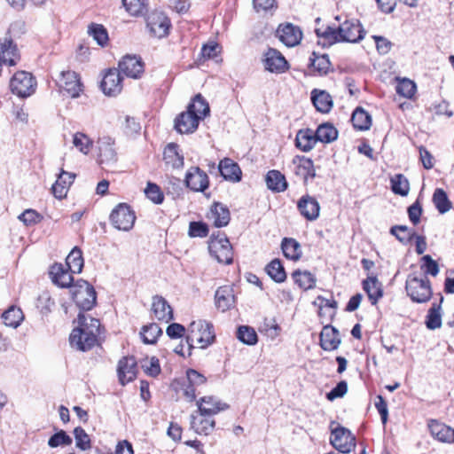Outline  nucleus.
<instances>
[{
  "label": "nucleus",
  "mask_w": 454,
  "mask_h": 454,
  "mask_svg": "<svg viewBox=\"0 0 454 454\" xmlns=\"http://www.w3.org/2000/svg\"><path fill=\"white\" fill-rule=\"evenodd\" d=\"M319 43L331 46L336 43H357L364 36V31L357 20H346L338 27L316 28Z\"/></svg>",
  "instance_id": "obj_1"
},
{
  "label": "nucleus",
  "mask_w": 454,
  "mask_h": 454,
  "mask_svg": "<svg viewBox=\"0 0 454 454\" xmlns=\"http://www.w3.org/2000/svg\"><path fill=\"white\" fill-rule=\"evenodd\" d=\"M77 321L78 326L72 331L69 337L70 344L78 350H89L98 343L100 333L99 320L80 313Z\"/></svg>",
  "instance_id": "obj_2"
},
{
  "label": "nucleus",
  "mask_w": 454,
  "mask_h": 454,
  "mask_svg": "<svg viewBox=\"0 0 454 454\" xmlns=\"http://www.w3.org/2000/svg\"><path fill=\"white\" fill-rule=\"evenodd\" d=\"M215 334L213 325L202 319L192 321L188 328L185 342L188 347V356L195 345L200 348H206L214 342Z\"/></svg>",
  "instance_id": "obj_3"
},
{
  "label": "nucleus",
  "mask_w": 454,
  "mask_h": 454,
  "mask_svg": "<svg viewBox=\"0 0 454 454\" xmlns=\"http://www.w3.org/2000/svg\"><path fill=\"white\" fill-rule=\"evenodd\" d=\"M71 294L75 304L83 310H90L96 304V291L90 283L83 279L77 280L71 286Z\"/></svg>",
  "instance_id": "obj_4"
},
{
  "label": "nucleus",
  "mask_w": 454,
  "mask_h": 454,
  "mask_svg": "<svg viewBox=\"0 0 454 454\" xmlns=\"http://www.w3.org/2000/svg\"><path fill=\"white\" fill-rule=\"evenodd\" d=\"M421 271L409 275L406 280V291L413 301H426V272L423 271L426 267V255L421 257Z\"/></svg>",
  "instance_id": "obj_5"
},
{
  "label": "nucleus",
  "mask_w": 454,
  "mask_h": 454,
  "mask_svg": "<svg viewBox=\"0 0 454 454\" xmlns=\"http://www.w3.org/2000/svg\"><path fill=\"white\" fill-rule=\"evenodd\" d=\"M210 254L215 257L218 262L230 264L232 262L233 252L231 245L223 233H218L217 236L212 235L208 243Z\"/></svg>",
  "instance_id": "obj_6"
},
{
  "label": "nucleus",
  "mask_w": 454,
  "mask_h": 454,
  "mask_svg": "<svg viewBox=\"0 0 454 454\" xmlns=\"http://www.w3.org/2000/svg\"><path fill=\"white\" fill-rule=\"evenodd\" d=\"M36 81L31 73L19 71L10 81V88L13 94L20 98L31 96L35 91Z\"/></svg>",
  "instance_id": "obj_7"
},
{
  "label": "nucleus",
  "mask_w": 454,
  "mask_h": 454,
  "mask_svg": "<svg viewBox=\"0 0 454 454\" xmlns=\"http://www.w3.org/2000/svg\"><path fill=\"white\" fill-rule=\"evenodd\" d=\"M110 221L114 228L129 231L134 226L136 215L129 205L121 203L113 209Z\"/></svg>",
  "instance_id": "obj_8"
},
{
  "label": "nucleus",
  "mask_w": 454,
  "mask_h": 454,
  "mask_svg": "<svg viewBox=\"0 0 454 454\" xmlns=\"http://www.w3.org/2000/svg\"><path fill=\"white\" fill-rule=\"evenodd\" d=\"M332 445L340 452L349 453L356 448V438L349 430L338 427L332 431Z\"/></svg>",
  "instance_id": "obj_9"
},
{
  "label": "nucleus",
  "mask_w": 454,
  "mask_h": 454,
  "mask_svg": "<svg viewBox=\"0 0 454 454\" xmlns=\"http://www.w3.org/2000/svg\"><path fill=\"white\" fill-rule=\"evenodd\" d=\"M60 91L66 92L71 98H77L82 91V83L77 74L74 71H62L56 80Z\"/></svg>",
  "instance_id": "obj_10"
},
{
  "label": "nucleus",
  "mask_w": 454,
  "mask_h": 454,
  "mask_svg": "<svg viewBox=\"0 0 454 454\" xmlns=\"http://www.w3.org/2000/svg\"><path fill=\"white\" fill-rule=\"evenodd\" d=\"M263 64L266 70L271 73L281 74L288 69V63L278 51L270 48L263 56Z\"/></svg>",
  "instance_id": "obj_11"
},
{
  "label": "nucleus",
  "mask_w": 454,
  "mask_h": 454,
  "mask_svg": "<svg viewBox=\"0 0 454 454\" xmlns=\"http://www.w3.org/2000/svg\"><path fill=\"white\" fill-rule=\"evenodd\" d=\"M170 27L168 18L162 12H153L148 16L147 27L153 36L161 38L168 35Z\"/></svg>",
  "instance_id": "obj_12"
},
{
  "label": "nucleus",
  "mask_w": 454,
  "mask_h": 454,
  "mask_svg": "<svg viewBox=\"0 0 454 454\" xmlns=\"http://www.w3.org/2000/svg\"><path fill=\"white\" fill-rule=\"evenodd\" d=\"M118 69H109L101 82L103 92L108 96H115L122 90V77Z\"/></svg>",
  "instance_id": "obj_13"
},
{
  "label": "nucleus",
  "mask_w": 454,
  "mask_h": 454,
  "mask_svg": "<svg viewBox=\"0 0 454 454\" xmlns=\"http://www.w3.org/2000/svg\"><path fill=\"white\" fill-rule=\"evenodd\" d=\"M20 56L17 45L11 38L0 39V62L8 66H15Z\"/></svg>",
  "instance_id": "obj_14"
},
{
  "label": "nucleus",
  "mask_w": 454,
  "mask_h": 454,
  "mask_svg": "<svg viewBox=\"0 0 454 454\" xmlns=\"http://www.w3.org/2000/svg\"><path fill=\"white\" fill-rule=\"evenodd\" d=\"M119 70L127 77L137 79L144 72V64L140 58L127 55L121 59L118 65Z\"/></svg>",
  "instance_id": "obj_15"
},
{
  "label": "nucleus",
  "mask_w": 454,
  "mask_h": 454,
  "mask_svg": "<svg viewBox=\"0 0 454 454\" xmlns=\"http://www.w3.org/2000/svg\"><path fill=\"white\" fill-rule=\"evenodd\" d=\"M118 377L121 385H125L137 377V361L133 356H125L119 361Z\"/></svg>",
  "instance_id": "obj_16"
},
{
  "label": "nucleus",
  "mask_w": 454,
  "mask_h": 454,
  "mask_svg": "<svg viewBox=\"0 0 454 454\" xmlns=\"http://www.w3.org/2000/svg\"><path fill=\"white\" fill-rule=\"evenodd\" d=\"M187 187L194 192H204L209 184L207 175L200 168L195 167L188 170L185 176Z\"/></svg>",
  "instance_id": "obj_17"
},
{
  "label": "nucleus",
  "mask_w": 454,
  "mask_h": 454,
  "mask_svg": "<svg viewBox=\"0 0 454 454\" xmlns=\"http://www.w3.org/2000/svg\"><path fill=\"white\" fill-rule=\"evenodd\" d=\"M198 412L202 415L213 417L228 408V405L213 395L201 397L197 401Z\"/></svg>",
  "instance_id": "obj_18"
},
{
  "label": "nucleus",
  "mask_w": 454,
  "mask_h": 454,
  "mask_svg": "<svg viewBox=\"0 0 454 454\" xmlns=\"http://www.w3.org/2000/svg\"><path fill=\"white\" fill-rule=\"evenodd\" d=\"M215 305L219 310L225 312L235 305V294L231 286H220L215 294Z\"/></svg>",
  "instance_id": "obj_19"
},
{
  "label": "nucleus",
  "mask_w": 454,
  "mask_h": 454,
  "mask_svg": "<svg viewBox=\"0 0 454 454\" xmlns=\"http://www.w3.org/2000/svg\"><path fill=\"white\" fill-rule=\"evenodd\" d=\"M278 35L279 40L288 47L297 45L302 38L301 29L292 24L280 26L278 29Z\"/></svg>",
  "instance_id": "obj_20"
},
{
  "label": "nucleus",
  "mask_w": 454,
  "mask_h": 454,
  "mask_svg": "<svg viewBox=\"0 0 454 454\" xmlns=\"http://www.w3.org/2000/svg\"><path fill=\"white\" fill-rule=\"evenodd\" d=\"M298 209L307 220L314 221L319 216L320 206L315 198L306 195L300 199Z\"/></svg>",
  "instance_id": "obj_21"
},
{
  "label": "nucleus",
  "mask_w": 454,
  "mask_h": 454,
  "mask_svg": "<svg viewBox=\"0 0 454 454\" xmlns=\"http://www.w3.org/2000/svg\"><path fill=\"white\" fill-rule=\"evenodd\" d=\"M188 384L184 387V394L188 401L195 400L197 394V387L205 384L206 378L204 375L193 369H189L186 372Z\"/></svg>",
  "instance_id": "obj_22"
},
{
  "label": "nucleus",
  "mask_w": 454,
  "mask_h": 454,
  "mask_svg": "<svg viewBox=\"0 0 454 454\" xmlns=\"http://www.w3.org/2000/svg\"><path fill=\"white\" fill-rule=\"evenodd\" d=\"M207 218L213 222V224L215 227L221 228L229 223L231 220V214L229 208L225 205L215 202L211 206Z\"/></svg>",
  "instance_id": "obj_23"
},
{
  "label": "nucleus",
  "mask_w": 454,
  "mask_h": 454,
  "mask_svg": "<svg viewBox=\"0 0 454 454\" xmlns=\"http://www.w3.org/2000/svg\"><path fill=\"white\" fill-rule=\"evenodd\" d=\"M292 164L294 168V173L301 176L305 182L308 178H314L316 176L314 164L309 158L295 156L292 160Z\"/></svg>",
  "instance_id": "obj_24"
},
{
  "label": "nucleus",
  "mask_w": 454,
  "mask_h": 454,
  "mask_svg": "<svg viewBox=\"0 0 454 454\" xmlns=\"http://www.w3.org/2000/svg\"><path fill=\"white\" fill-rule=\"evenodd\" d=\"M152 311L156 319L166 323L173 319V310L168 301L160 295L153 297Z\"/></svg>",
  "instance_id": "obj_25"
},
{
  "label": "nucleus",
  "mask_w": 454,
  "mask_h": 454,
  "mask_svg": "<svg viewBox=\"0 0 454 454\" xmlns=\"http://www.w3.org/2000/svg\"><path fill=\"white\" fill-rule=\"evenodd\" d=\"M198 118L186 110L181 113L175 120V128L181 134L193 133L199 126Z\"/></svg>",
  "instance_id": "obj_26"
},
{
  "label": "nucleus",
  "mask_w": 454,
  "mask_h": 454,
  "mask_svg": "<svg viewBox=\"0 0 454 454\" xmlns=\"http://www.w3.org/2000/svg\"><path fill=\"white\" fill-rule=\"evenodd\" d=\"M72 272L62 263H55L51 267L50 275L52 282L60 287H68L74 278Z\"/></svg>",
  "instance_id": "obj_27"
},
{
  "label": "nucleus",
  "mask_w": 454,
  "mask_h": 454,
  "mask_svg": "<svg viewBox=\"0 0 454 454\" xmlns=\"http://www.w3.org/2000/svg\"><path fill=\"white\" fill-rule=\"evenodd\" d=\"M215 421L212 417L198 414L191 415V427L199 434H209L215 428Z\"/></svg>",
  "instance_id": "obj_28"
},
{
  "label": "nucleus",
  "mask_w": 454,
  "mask_h": 454,
  "mask_svg": "<svg viewBox=\"0 0 454 454\" xmlns=\"http://www.w3.org/2000/svg\"><path fill=\"white\" fill-rule=\"evenodd\" d=\"M218 169L225 180L234 183L241 180L242 172L239 166L230 158L222 160Z\"/></svg>",
  "instance_id": "obj_29"
},
{
  "label": "nucleus",
  "mask_w": 454,
  "mask_h": 454,
  "mask_svg": "<svg viewBox=\"0 0 454 454\" xmlns=\"http://www.w3.org/2000/svg\"><path fill=\"white\" fill-rule=\"evenodd\" d=\"M75 176L72 173L61 170L51 190L55 198L61 200L67 196L69 186L73 184Z\"/></svg>",
  "instance_id": "obj_30"
},
{
  "label": "nucleus",
  "mask_w": 454,
  "mask_h": 454,
  "mask_svg": "<svg viewBox=\"0 0 454 454\" xmlns=\"http://www.w3.org/2000/svg\"><path fill=\"white\" fill-rule=\"evenodd\" d=\"M340 344L338 331L331 326L325 325L320 333V346L324 350L332 351L336 349Z\"/></svg>",
  "instance_id": "obj_31"
},
{
  "label": "nucleus",
  "mask_w": 454,
  "mask_h": 454,
  "mask_svg": "<svg viewBox=\"0 0 454 454\" xmlns=\"http://www.w3.org/2000/svg\"><path fill=\"white\" fill-rule=\"evenodd\" d=\"M363 288L373 305L383 296L382 285L375 276H369L364 279L363 281Z\"/></svg>",
  "instance_id": "obj_32"
},
{
  "label": "nucleus",
  "mask_w": 454,
  "mask_h": 454,
  "mask_svg": "<svg viewBox=\"0 0 454 454\" xmlns=\"http://www.w3.org/2000/svg\"><path fill=\"white\" fill-rule=\"evenodd\" d=\"M431 435L442 442H452L453 429L436 420H432L427 425Z\"/></svg>",
  "instance_id": "obj_33"
},
{
  "label": "nucleus",
  "mask_w": 454,
  "mask_h": 454,
  "mask_svg": "<svg viewBox=\"0 0 454 454\" xmlns=\"http://www.w3.org/2000/svg\"><path fill=\"white\" fill-rule=\"evenodd\" d=\"M165 164L172 168H181L184 166V157L179 153L176 144H168L163 153Z\"/></svg>",
  "instance_id": "obj_34"
},
{
  "label": "nucleus",
  "mask_w": 454,
  "mask_h": 454,
  "mask_svg": "<svg viewBox=\"0 0 454 454\" xmlns=\"http://www.w3.org/2000/svg\"><path fill=\"white\" fill-rule=\"evenodd\" d=\"M314 106L321 113H328L333 107L332 97L325 90H314L311 93Z\"/></svg>",
  "instance_id": "obj_35"
},
{
  "label": "nucleus",
  "mask_w": 454,
  "mask_h": 454,
  "mask_svg": "<svg viewBox=\"0 0 454 454\" xmlns=\"http://www.w3.org/2000/svg\"><path fill=\"white\" fill-rule=\"evenodd\" d=\"M317 142L315 132L310 129L299 130L296 135L295 145L303 152L313 149Z\"/></svg>",
  "instance_id": "obj_36"
},
{
  "label": "nucleus",
  "mask_w": 454,
  "mask_h": 454,
  "mask_svg": "<svg viewBox=\"0 0 454 454\" xmlns=\"http://www.w3.org/2000/svg\"><path fill=\"white\" fill-rule=\"evenodd\" d=\"M187 110L200 121L209 114V106L200 94H197L188 105Z\"/></svg>",
  "instance_id": "obj_37"
},
{
  "label": "nucleus",
  "mask_w": 454,
  "mask_h": 454,
  "mask_svg": "<svg viewBox=\"0 0 454 454\" xmlns=\"http://www.w3.org/2000/svg\"><path fill=\"white\" fill-rule=\"evenodd\" d=\"M99 162L101 164L112 163L116 160V152L114 147V143L110 138H105L99 142Z\"/></svg>",
  "instance_id": "obj_38"
},
{
  "label": "nucleus",
  "mask_w": 454,
  "mask_h": 454,
  "mask_svg": "<svg viewBox=\"0 0 454 454\" xmlns=\"http://www.w3.org/2000/svg\"><path fill=\"white\" fill-rule=\"evenodd\" d=\"M265 180L267 187L273 192H280L287 188L285 176L278 170H270Z\"/></svg>",
  "instance_id": "obj_39"
},
{
  "label": "nucleus",
  "mask_w": 454,
  "mask_h": 454,
  "mask_svg": "<svg viewBox=\"0 0 454 454\" xmlns=\"http://www.w3.org/2000/svg\"><path fill=\"white\" fill-rule=\"evenodd\" d=\"M309 60L313 71L319 75L326 74L331 69V62L327 54L319 55L313 51Z\"/></svg>",
  "instance_id": "obj_40"
},
{
  "label": "nucleus",
  "mask_w": 454,
  "mask_h": 454,
  "mask_svg": "<svg viewBox=\"0 0 454 454\" xmlns=\"http://www.w3.org/2000/svg\"><path fill=\"white\" fill-rule=\"evenodd\" d=\"M281 248L284 255L293 261H298L302 254L301 245L294 239L285 238L282 240Z\"/></svg>",
  "instance_id": "obj_41"
},
{
  "label": "nucleus",
  "mask_w": 454,
  "mask_h": 454,
  "mask_svg": "<svg viewBox=\"0 0 454 454\" xmlns=\"http://www.w3.org/2000/svg\"><path fill=\"white\" fill-rule=\"evenodd\" d=\"M315 136L317 141L328 144L337 139L338 131L332 124L323 123L317 127Z\"/></svg>",
  "instance_id": "obj_42"
},
{
  "label": "nucleus",
  "mask_w": 454,
  "mask_h": 454,
  "mask_svg": "<svg viewBox=\"0 0 454 454\" xmlns=\"http://www.w3.org/2000/svg\"><path fill=\"white\" fill-rule=\"evenodd\" d=\"M66 267L72 273H80L83 267V258L81 249L74 247L69 253L66 259Z\"/></svg>",
  "instance_id": "obj_43"
},
{
  "label": "nucleus",
  "mask_w": 454,
  "mask_h": 454,
  "mask_svg": "<svg viewBox=\"0 0 454 454\" xmlns=\"http://www.w3.org/2000/svg\"><path fill=\"white\" fill-rule=\"evenodd\" d=\"M354 127L359 130H367L372 125L371 115L361 107H357L351 117Z\"/></svg>",
  "instance_id": "obj_44"
},
{
  "label": "nucleus",
  "mask_w": 454,
  "mask_h": 454,
  "mask_svg": "<svg viewBox=\"0 0 454 454\" xmlns=\"http://www.w3.org/2000/svg\"><path fill=\"white\" fill-rule=\"evenodd\" d=\"M270 278L277 283H282L286 278L285 269L278 259L272 260L265 268Z\"/></svg>",
  "instance_id": "obj_45"
},
{
  "label": "nucleus",
  "mask_w": 454,
  "mask_h": 454,
  "mask_svg": "<svg viewBox=\"0 0 454 454\" xmlns=\"http://www.w3.org/2000/svg\"><path fill=\"white\" fill-rule=\"evenodd\" d=\"M7 326L17 328L24 319V315L20 308L12 306L2 316Z\"/></svg>",
  "instance_id": "obj_46"
},
{
  "label": "nucleus",
  "mask_w": 454,
  "mask_h": 454,
  "mask_svg": "<svg viewBox=\"0 0 454 454\" xmlns=\"http://www.w3.org/2000/svg\"><path fill=\"white\" fill-rule=\"evenodd\" d=\"M295 283L303 290L312 289L316 286V278L309 271L295 270L293 273Z\"/></svg>",
  "instance_id": "obj_47"
},
{
  "label": "nucleus",
  "mask_w": 454,
  "mask_h": 454,
  "mask_svg": "<svg viewBox=\"0 0 454 454\" xmlns=\"http://www.w3.org/2000/svg\"><path fill=\"white\" fill-rule=\"evenodd\" d=\"M432 201L440 214L447 213L452 206L446 192L441 188L434 191Z\"/></svg>",
  "instance_id": "obj_48"
},
{
  "label": "nucleus",
  "mask_w": 454,
  "mask_h": 454,
  "mask_svg": "<svg viewBox=\"0 0 454 454\" xmlns=\"http://www.w3.org/2000/svg\"><path fill=\"white\" fill-rule=\"evenodd\" d=\"M391 189L395 194L406 196L410 191L408 179L403 174H395L390 178Z\"/></svg>",
  "instance_id": "obj_49"
},
{
  "label": "nucleus",
  "mask_w": 454,
  "mask_h": 454,
  "mask_svg": "<svg viewBox=\"0 0 454 454\" xmlns=\"http://www.w3.org/2000/svg\"><path fill=\"white\" fill-rule=\"evenodd\" d=\"M237 337L241 342L250 346L256 344L258 340L257 333L254 329L247 325L239 327Z\"/></svg>",
  "instance_id": "obj_50"
},
{
  "label": "nucleus",
  "mask_w": 454,
  "mask_h": 454,
  "mask_svg": "<svg viewBox=\"0 0 454 454\" xmlns=\"http://www.w3.org/2000/svg\"><path fill=\"white\" fill-rule=\"evenodd\" d=\"M162 331L157 324H151L144 326L141 332L142 340L146 344H153L156 342Z\"/></svg>",
  "instance_id": "obj_51"
},
{
  "label": "nucleus",
  "mask_w": 454,
  "mask_h": 454,
  "mask_svg": "<svg viewBox=\"0 0 454 454\" xmlns=\"http://www.w3.org/2000/svg\"><path fill=\"white\" fill-rule=\"evenodd\" d=\"M88 32L99 45L104 46L106 43L108 34L103 25L91 24Z\"/></svg>",
  "instance_id": "obj_52"
},
{
  "label": "nucleus",
  "mask_w": 454,
  "mask_h": 454,
  "mask_svg": "<svg viewBox=\"0 0 454 454\" xmlns=\"http://www.w3.org/2000/svg\"><path fill=\"white\" fill-rule=\"evenodd\" d=\"M395 90L399 95L411 98L415 94L416 85L411 80L403 78L398 80Z\"/></svg>",
  "instance_id": "obj_53"
},
{
  "label": "nucleus",
  "mask_w": 454,
  "mask_h": 454,
  "mask_svg": "<svg viewBox=\"0 0 454 454\" xmlns=\"http://www.w3.org/2000/svg\"><path fill=\"white\" fill-rule=\"evenodd\" d=\"M73 145L81 153L87 154L92 146V141L85 134L82 132H76L73 136Z\"/></svg>",
  "instance_id": "obj_54"
},
{
  "label": "nucleus",
  "mask_w": 454,
  "mask_h": 454,
  "mask_svg": "<svg viewBox=\"0 0 454 454\" xmlns=\"http://www.w3.org/2000/svg\"><path fill=\"white\" fill-rule=\"evenodd\" d=\"M442 309L441 304L435 305L433 304L431 309H429V314L427 315V328L429 329H437L442 325Z\"/></svg>",
  "instance_id": "obj_55"
},
{
  "label": "nucleus",
  "mask_w": 454,
  "mask_h": 454,
  "mask_svg": "<svg viewBox=\"0 0 454 454\" xmlns=\"http://www.w3.org/2000/svg\"><path fill=\"white\" fill-rule=\"evenodd\" d=\"M73 442L72 438L64 431L59 430L48 440V445L51 448H57L59 446H68Z\"/></svg>",
  "instance_id": "obj_56"
},
{
  "label": "nucleus",
  "mask_w": 454,
  "mask_h": 454,
  "mask_svg": "<svg viewBox=\"0 0 454 454\" xmlns=\"http://www.w3.org/2000/svg\"><path fill=\"white\" fill-rule=\"evenodd\" d=\"M76 447L82 450H87L91 448L90 439L84 429L78 427L74 429Z\"/></svg>",
  "instance_id": "obj_57"
},
{
  "label": "nucleus",
  "mask_w": 454,
  "mask_h": 454,
  "mask_svg": "<svg viewBox=\"0 0 454 454\" xmlns=\"http://www.w3.org/2000/svg\"><path fill=\"white\" fill-rule=\"evenodd\" d=\"M390 232L396 237L402 243H407L413 240L415 236L414 232H411L407 226L396 225L391 228Z\"/></svg>",
  "instance_id": "obj_58"
},
{
  "label": "nucleus",
  "mask_w": 454,
  "mask_h": 454,
  "mask_svg": "<svg viewBox=\"0 0 454 454\" xmlns=\"http://www.w3.org/2000/svg\"><path fill=\"white\" fill-rule=\"evenodd\" d=\"M141 367L147 375L152 377H155L160 372L159 359L154 356L141 361Z\"/></svg>",
  "instance_id": "obj_59"
},
{
  "label": "nucleus",
  "mask_w": 454,
  "mask_h": 454,
  "mask_svg": "<svg viewBox=\"0 0 454 454\" xmlns=\"http://www.w3.org/2000/svg\"><path fill=\"white\" fill-rule=\"evenodd\" d=\"M145 193V196L155 204H160L163 201L164 195L160 188L153 183H147Z\"/></svg>",
  "instance_id": "obj_60"
},
{
  "label": "nucleus",
  "mask_w": 454,
  "mask_h": 454,
  "mask_svg": "<svg viewBox=\"0 0 454 454\" xmlns=\"http://www.w3.org/2000/svg\"><path fill=\"white\" fill-rule=\"evenodd\" d=\"M122 4L126 11L133 16L143 13L146 6L145 0H122Z\"/></svg>",
  "instance_id": "obj_61"
},
{
  "label": "nucleus",
  "mask_w": 454,
  "mask_h": 454,
  "mask_svg": "<svg viewBox=\"0 0 454 454\" xmlns=\"http://www.w3.org/2000/svg\"><path fill=\"white\" fill-rule=\"evenodd\" d=\"M208 228L207 224L200 222H192L189 226V235L191 237H207Z\"/></svg>",
  "instance_id": "obj_62"
},
{
  "label": "nucleus",
  "mask_w": 454,
  "mask_h": 454,
  "mask_svg": "<svg viewBox=\"0 0 454 454\" xmlns=\"http://www.w3.org/2000/svg\"><path fill=\"white\" fill-rule=\"evenodd\" d=\"M19 219L26 225H33L39 223L42 217L35 210L27 209L19 215Z\"/></svg>",
  "instance_id": "obj_63"
},
{
  "label": "nucleus",
  "mask_w": 454,
  "mask_h": 454,
  "mask_svg": "<svg viewBox=\"0 0 454 454\" xmlns=\"http://www.w3.org/2000/svg\"><path fill=\"white\" fill-rule=\"evenodd\" d=\"M348 391V385L346 381H340L333 387L329 393L326 394V398L329 401H333L336 398L344 396Z\"/></svg>",
  "instance_id": "obj_64"
}]
</instances>
